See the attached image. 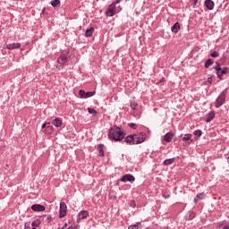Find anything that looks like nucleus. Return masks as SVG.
<instances>
[{
    "label": "nucleus",
    "mask_w": 229,
    "mask_h": 229,
    "mask_svg": "<svg viewBox=\"0 0 229 229\" xmlns=\"http://www.w3.org/2000/svg\"><path fill=\"white\" fill-rule=\"evenodd\" d=\"M31 210L34 212H44V210H46V207L40 204H34L31 206Z\"/></svg>",
    "instance_id": "obj_12"
},
{
    "label": "nucleus",
    "mask_w": 229,
    "mask_h": 229,
    "mask_svg": "<svg viewBox=\"0 0 229 229\" xmlns=\"http://www.w3.org/2000/svg\"><path fill=\"white\" fill-rule=\"evenodd\" d=\"M89 114H91V115H98V112L94 108L88 107Z\"/></svg>",
    "instance_id": "obj_25"
},
{
    "label": "nucleus",
    "mask_w": 229,
    "mask_h": 229,
    "mask_svg": "<svg viewBox=\"0 0 229 229\" xmlns=\"http://www.w3.org/2000/svg\"><path fill=\"white\" fill-rule=\"evenodd\" d=\"M104 148H105V145H103V144L98 145V153H99L98 155H99V157H105Z\"/></svg>",
    "instance_id": "obj_19"
},
{
    "label": "nucleus",
    "mask_w": 229,
    "mask_h": 229,
    "mask_svg": "<svg viewBox=\"0 0 229 229\" xmlns=\"http://www.w3.org/2000/svg\"><path fill=\"white\" fill-rule=\"evenodd\" d=\"M207 195L205 194V192H201L196 195V198L199 199H205Z\"/></svg>",
    "instance_id": "obj_26"
},
{
    "label": "nucleus",
    "mask_w": 229,
    "mask_h": 229,
    "mask_svg": "<svg viewBox=\"0 0 229 229\" xmlns=\"http://www.w3.org/2000/svg\"><path fill=\"white\" fill-rule=\"evenodd\" d=\"M198 200H199V199L196 197V198L194 199V203H198Z\"/></svg>",
    "instance_id": "obj_41"
},
{
    "label": "nucleus",
    "mask_w": 229,
    "mask_h": 229,
    "mask_svg": "<svg viewBox=\"0 0 229 229\" xmlns=\"http://www.w3.org/2000/svg\"><path fill=\"white\" fill-rule=\"evenodd\" d=\"M92 35H94V28L91 27L89 29H87L85 32V37H92Z\"/></svg>",
    "instance_id": "obj_20"
},
{
    "label": "nucleus",
    "mask_w": 229,
    "mask_h": 229,
    "mask_svg": "<svg viewBox=\"0 0 229 229\" xmlns=\"http://www.w3.org/2000/svg\"><path fill=\"white\" fill-rule=\"evenodd\" d=\"M226 94H228V89H224L216 98L215 101V106L216 108H221V106L225 105V101H226Z\"/></svg>",
    "instance_id": "obj_3"
},
{
    "label": "nucleus",
    "mask_w": 229,
    "mask_h": 229,
    "mask_svg": "<svg viewBox=\"0 0 229 229\" xmlns=\"http://www.w3.org/2000/svg\"><path fill=\"white\" fill-rule=\"evenodd\" d=\"M163 197L165 198V199H169L171 198V195H169V193L165 192L163 193Z\"/></svg>",
    "instance_id": "obj_32"
},
{
    "label": "nucleus",
    "mask_w": 229,
    "mask_h": 229,
    "mask_svg": "<svg viewBox=\"0 0 229 229\" xmlns=\"http://www.w3.org/2000/svg\"><path fill=\"white\" fill-rule=\"evenodd\" d=\"M47 124H51V123H43L42 126H41L42 130H44V128H46V126H47Z\"/></svg>",
    "instance_id": "obj_36"
},
{
    "label": "nucleus",
    "mask_w": 229,
    "mask_h": 229,
    "mask_svg": "<svg viewBox=\"0 0 229 229\" xmlns=\"http://www.w3.org/2000/svg\"><path fill=\"white\" fill-rule=\"evenodd\" d=\"M68 63L69 57L67 56V54H61L57 59V67H62V69H64V67H65V65H67Z\"/></svg>",
    "instance_id": "obj_4"
},
{
    "label": "nucleus",
    "mask_w": 229,
    "mask_h": 229,
    "mask_svg": "<svg viewBox=\"0 0 229 229\" xmlns=\"http://www.w3.org/2000/svg\"><path fill=\"white\" fill-rule=\"evenodd\" d=\"M4 49L13 51V49H21V43H12L4 45Z\"/></svg>",
    "instance_id": "obj_7"
},
{
    "label": "nucleus",
    "mask_w": 229,
    "mask_h": 229,
    "mask_svg": "<svg viewBox=\"0 0 229 229\" xmlns=\"http://www.w3.org/2000/svg\"><path fill=\"white\" fill-rule=\"evenodd\" d=\"M190 219H194V212H191L190 213Z\"/></svg>",
    "instance_id": "obj_37"
},
{
    "label": "nucleus",
    "mask_w": 229,
    "mask_h": 229,
    "mask_svg": "<svg viewBox=\"0 0 229 229\" xmlns=\"http://www.w3.org/2000/svg\"><path fill=\"white\" fill-rule=\"evenodd\" d=\"M173 162H174V157L169 158V159H165L164 161V165H171V164H173Z\"/></svg>",
    "instance_id": "obj_22"
},
{
    "label": "nucleus",
    "mask_w": 229,
    "mask_h": 229,
    "mask_svg": "<svg viewBox=\"0 0 229 229\" xmlns=\"http://www.w3.org/2000/svg\"><path fill=\"white\" fill-rule=\"evenodd\" d=\"M191 138H192V134H184L182 140L184 142H187V140H191Z\"/></svg>",
    "instance_id": "obj_24"
},
{
    "label": "nucleus",
    "mask_w": 229,
    "mask_h": 229,
    "mask_svg": "<svg viewBox=\"0 0 229 229\" xmlns=\"http://www.w3.org/2000/svg\"><path fill=\"white\" fill-rule=\"evenodd\" d=\"M210 56H212V58H217V56H219V53H217V51H213L210 54Z\"/></svg>",
    "instance_id": "obj_30"
},
{
    "label": "nucleus",
    "mask_w": 229,
    "mask_h": 229,
    "mask_svg": "<svg viewBox=\"0 0 229 229\" xmlns=\"http://www.w3.org/2000/svg\"><path fill=\"white\" fill-rule=\"evenodd\" d=\"M108 138L115 142H121V140L124 139V132L121 130V128L114 126L109 130Z\"/></svg>",
    "instance_id": "obj_2"
},
{
    "label": "nucleus",
    "mask_w": 229,
    "mask_h": 229,
    "mask_svg": "<svg viewBox=\"0 0 229 229\" xmlns=\"http://www.w3.org/2000/svg\"><path fill=\"white\" fill-rule=\"evenodd\" d=\"M69 228L72 229V226L67 227V223H65V224L63 225V227L60 228V229H69Z\"/></svg>",
    "instance_id": "obj_34"
},
{
    "label": "nucleus",
    "mask_w": 229,
    "mask_h": 229,
    "mask_svg": "<svg viewBox=\"0 0 229 229\" xmlns=\"http://www.w3.org/2000/svg\"><path fill=\"white\" fill-rule=\"evenodd\" d=\"M216 65L214 66L213 69L215 71H216V72H217L221 71V69H223V68H221V64H219L218 62H216Z\"/></svg>",
    "instance_id": "obj_28"
},
{
    "label": "nucleus",
    "mask_w": 229,
    "mask_h": 229,
    "mask_svg": "<svg viewBox=\"0 0 229 229\" xmlns=\"http://www.w3.org/2000/svg\"><path fill=\"white\" fill-rule=\"evenodd\" d=\"M52 124L55 126V128H61L62 126V119L55 118L52 121Z\"/></svg>",
    "instance_id": "obj_15"
},
{
    "label": "nucleus",
    "mask_w": 229,
    "mask_h": 229,
    "mask_svg": "<svg viewBox=\"0 0 229 229\" xmlns=\"http://www.w3.org/2000/svg\"><path fill=\"white\" fill-rule=\"evenodd\" d=\"M89 217V211L87 210H81L78 216H77V222L80 223V221L83 219H87Z\"/></svg>",
    "instance_id": "obj_9"
},
{
    "label": "nucleus",
    "mask_w": 229,
    "mask_h": 229,
    "mask_svg": "<svg viewBox=\"0 0 229 229\" xmlns=\"http://www.w3.org/2000/svg\"><path fill=\"white\" fill-rule=\"evenodd\" d=\"M173 137H174V134L173 132H167L165 134L164 139L166 142H171L173 140Z\"/></svg>",
    "instance_id": "obj_17"
},
{
    "label": "nucleus",
    "mask_w": 229,
    "mask_h": 229,
    "mask_svg": "<svg viewBox=\"0 0 229 229\" xmlns=\"http://www.w3.org/2000/svg\"><path fill=\"white\" fill-rule=\"evenodd\" d=\"M205 4H206V8L208 10H214V6L216 5L214 1H212V0H206Z\"/></svg>",
    "instance_id": "obj_13"
},
{
    "label": "nucleus",
    "mask_w": 229,
    "mask_h": 229,
    "mask_svg": "<svg viewBox=\"0 0 229 229\" xmlns=\"http://www.w3.org/2000/svg\"><path fill=\"white\" fill-rule=\"evenodd\" d=\"M146 140V133L131 134L124 139V142L129 146H135V144H142Z\"/></svg>",
    "instance_id": "obj_1"
},
{
    "label": "nucleus",
    "mask_w": 229,
    "mask_h": 229,
    "mask_svg": "<svg viewBox=\"0 0 229 229\" xmlns=\"http://www.w3.org/2000/svg\"><path fill=\"white\" fill-rule=\"evenodd\" d=\"M164 81H165V78L160 79L159 83H164Z\"/></svg>",
    "instance_id": "obj_39"
},
{
    "label": "nucleus",
    "mask_w": 229,
    "mask_h": 229,
    "mask_svg": "<svg viewBox=\"0 0 229 229\" xmlns=\"http://www.w3.org/2000/svg\"><path fill=\"white\" fill-rule=\"evenodd\" d=\"M193 135L195 137H201V135H203V131H201V130H197V131H193Z\"/></svg>",
    "instance_id": "obj_27"
},
{
    "label": "nucleus",
    "mask_w": 229,
    "mask_h": 229,
    "mask_svg": "<svg viewBox=\"0 0 229 229\" xmlns=\"http://www.w3.org/2000/svg\"><path fill=\"white\" fill-rule=\"evenodd\" d=\"M223 229H229V225H225Z\"/></svg>",
    "instance_id": "obj_40"
},
{
    "label": "nucleus",
    "mask_w": 229,
    "mask_h": 229,
    "mask_svg": "<svg viewBox=\"0 0 229 229\" xmlns=\"http://www.w3.org/2000/svg\"><path fill=\"white\" fill-rule=\"evenodd\" d=\"M171 31L173 33H178L180 31V22H175L172 28H171Z\"/></svg>",
    "instance_id": "obj_16"
},
{
    "label": "nucleus",
    "mask_w": 229,
    "mask_h": 229,
    "mask_svg": "<svg viewBox=\"0 0 229 229\" xmlns=\"http://www.w3.org/2000/svg\"><path fill=\"white\" fill-rule=\"evenodd\" d=\"M229 69L228 67H224L220 71L216 72V76L219 80H223L224 74H228Z\"/></svg>",
    "instance_id": "obj_11"
},
{
    "label": "nucleus",
    "mask_w": 229,
    "mask_h": 229,
    "mask_svg": "<svg viewBox=\"0 0 229 229\" xmlns=\"http://www.w3.org/2000/svg\"><path fill=\"white\" fill-rule=\"evenodd\" d=\"M128 229H142V223L137 222L136 224L128 226Z\"/></svg>",
    "instance_id": "obj_18"
},
{
    "label": "nucleus",
    "mask_w": 229,
    "mask_h": 229,
    "mask_svg": "<svg viewBox=\"0 0 229 229\" xmlns=\"http://www.w3.org/2000/svg\"><path fill=\"white\" fill-rule=\"evenodd\" d=\"M120 182H130L131 183H133L135 182V176H133L131 174H124L121 179Z\"/></svg>",
    "instance_id": "obj_8"
},
{
    "label": "nucleus",
    "mask_w": 229,
    "mask_h": 229,
    "mask_svg": "<svg viewBox=\"0 0 229 229\" xmlns=\"http://www.w3.org/2000/svg\"><path fill=\"white\" fill-rule=\"evenodd\" d=\"M67 216V204L65 202L60 203L59 217H65Z\"/></svg>",
    "instance_id": "obj_6"
},
{
    "label": "nucleus",
    "mask_w": 229,
    "mask_h": 229,
    "mask_svg": "<svg viewBox=\"0 0 229 229\" xmlns=\"http://www.w3.org/2000/svg\"><path fill=\"white\" fill-rule=\"evenodd\" d=\"M139 106V104H137L136 102H131V110H137V107Z\"/></svg>",
    "instance_id": "obj_29"
},
{
    "label": "nucleus",
    "mask_w": 229,
    "mask_h": 229,
    "mask_svg": "<svg viewBox=\"0 0 229 229\" xmlns=\"http://www.w3.org/2000/svg\"><path fill=\"white\" fill-rule=\"evenodd\" d=\"M51 5L53 6V8H56V6H60V0H53L51 2Z\"/></svg>",
    "instance_id": "obj_23"
},
{
    "label": "nucleus",
    "mask_w": 229,
    "mask_h": 229,
    "mask_svg": "<svg viewBox=\"0 0 229 229\" xmlns=\"http://www.w3.org/2000/svg\"><path fill=\"white\" fill-rule=\"evenodd\" d=\"M121 3V0H116L114 2L112 3V4H114V6H115L116 4H119Z\"/></svg>",
    "instance_id": "obj_35"
},
{
    "label": "nucleus",
    "mask_w": 229,
    "mask_h": 229,
    "mask_svg": "<svg viewBox=\"0 0 229 229\" xmlns=\"http://www.w3.org/2000/svg\"><path fill=\"white\" fill-rule=\"evenodd\" d=\"M79 96L81 98V99H88V98H92L93 96H96V91H88L86 92L83 89H81L79 91Z\"/></svg>",
    "instance_id": "obj_5"
},
{
    "label": "nucleus",
    "mask_w": 229,
    "mask_h": 229,
    "mask_svg": "<svg viewBox=\"0 0 229 229\" xmlns=\"http://www.w3.org/2000/svg\"><path fill=\"white\" fill-rule=\"evenodd\" d=\"M47 219H49V221H51V217L48 216Z\"/></svg>",
    "instance_id": "obj_43"
},
{
    "label": "nucleus",
    "mask_w": 229,
    "mask_h": 229,
    "mask_svg": "<svg viewBox=\"0 0 229 229\" xmlns=\"http://www.w3.org/2000/svg\"><path fill=\"white\" fill-rule=\"evenodd\" d=\"M213 81H214V80L212 79V76L208 77V80H207V83H209V85H212Z\"/></svg>",
    "instance_id": "obj_33"
},
{
    "label": "nucleus",
    "mask_w": 229,
    "mask_h": 229,
    "mask_svg": "<svg viewBox=\"0 0 229 229\" xmlns=\"http://www.w3.org/2000/svg\"><path fill=\"white\" fill-rule=\"evenodd\" d=\"M128 126H129V128H131V130H137L136 123H128Z\"/></svg>",
    "instance_id": "obj_31"
},
{
    "label": "nucleus",
    "mask_w": 229,
    "mask_h": 229,
    "mask_svg": "<svg viewBox=\"0 0 229 229\" xmlns=\"http://www.w3.org/2000/svg\"><path fill=\"white\" fill-rule=\"evenodd\" d=\"M214 117H216V112L211 111V112L208 113L207 118H206V123H210L211 121H213Z\"/></svg>",
    "instance_id": "obj_14"
},
{
    "label": "nucleus",
    "mask_w": 229,
    "mask_h": 229,
    "mask_svg": "<svg viewBox=\"0 0 229 229\" xmlns=\"http://www.w3.org/2000/svg\"><path fill=\"white\" fill-rule=\"evenodd\" d=\"M25 229H30V228L25 225Z\"/></svg>",
    "instance_id": "obj_42"
},
{
    "label": "nucleus",
    "mask_w": 229,
    "mask_h": 229,
    "mask_svg": "<svg viewBox=\"0 0 229 229\" xmlns=\"http://www.w3.org/2000/svg\"><path fill=\"white\" fill-rule=\"evenodd\" d=\"M192 4L193 6H196V4H198V0H192Z\"/></svg>",
    "instance_id": "obj_38"
},
{
    "label": "nucleus",
    "mask_w": 229,
    "mask_h": 229,
    "mask_svg": "<svg viewBox=\"0 0 229 229\" xmlns=\"http://www.w3.org/2000/svg\"><path fill=\"white\" fill-rule=\"evenodd\" d=\"M210 65H214V60L209 58V59L206 60L204 67H205V69H208V67H210Z\"/></svg>",
    "instance_id": "obj_21"
},
{
    "label": "nucleus",
    "mask_w": 229,
    "mask_h": 229,
    "mask_svg": "<svg viewBox=\"0 0 229 229\" xmlns=\"http://www.w3.org/2000/svg\"><path fill=\"white\" fill-rule=\"evenodd\" d=\"M106 15L107 17H114L115 15V6L114 5V4H111L107 9V11L106 12Z\"/></svg>",
    "instance_id": "obj_10"
}]
</instances>
